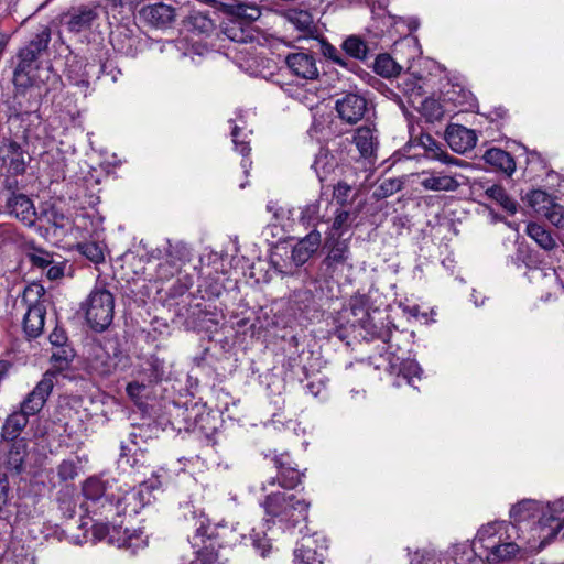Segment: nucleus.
<instances>
[{"label": "nucleus", "instance_id": "obj_24", "mask_svg": "<svg viewBox=\"0 0 564 564\" xmlns=\"http://www.w3.org/2000/svg\"><path fill=\"white\" fill-rule=\"evenodd\" d=\"M87 368L94 376L107 377L115 370V362L101 346H95L88 357Z\"/></svg>", "mask_w": 564, "mask_h": 564}, {"label": "nucleus", "instance_id": "obj_25", "mask_svg": "<svg viewBox=\"0 0 564 564\" xmlns=\"http://www.w3.org/2000/svg\"><path fill=\"white\" fill-rule=\"evenodd\" d=\"M29 415L21 410L12 412L1 427V438L7 442L15 441L29 423Z\"/></svg>", "mask_w": 564, "mask_h": 564}, {"label": "nucleus", "instance_id": "obj_60", "mask_svg": "<svg viewBox=\"0 0 564 564\" xmlns=\"http://www.w3.org/2000/svg\"><path fill=\"white\" fill-rule=\"evenodd\" d=\"M145 432H147V429H144L143 426H134L132 432H130V434H129V438H130L131 443L135 446H139L140 445L139 438L143 440L145 436Z\"/></svg>", "mask_w": 564, "mask_h": 564}, {"label": "nucleus", "instance_id": "obj_36", "mask_svg": "<svg viewBox=\"0 0 564 564\" xmlns=\"http://www.w3.org/2000/svg\"><path fill=\"white\" fill-rule=\"evenodd\" d=\"M319 50H321V53L326 58L330 59L332 62H334L335 64H337L341 67H345L347 69H352L354 67L357 66L354 62L344 57L335 46H333L330 43H328L324 40L321 41Z\"/></svg>", "mask_w": 564, "mask_h": 564}, {"label": "nucleus", "instance_id": "obj_43", "mask_svg": "<svg viewBox=\"0 0 564 564\" xmlns=\"http://www.w3.org/2000/svg\"><path fill=\"white\" fill-rule=\"evenodd\" d=\"M528 202L536 212L543 213L552 202V198L544 191L535 189L528 195Z\"/></svg>", "mask_w": 564, "mask_h": 564}, {"label": "nucleus", "instance_id": "obj_47", "mask_svg": "<svg viewBox=\"0 0 564 564\" xmlns=\"http://www.w3.org/2000/svg\"><path fill=\"white\" fill-rule=\"evenodd\" d=\"M543 214L554 226L564 227V207L562 205L552 200Z\"/></svg>", "mask_w": 564, "mask_h": 564}, {"label": "nucleus", "instance_id": "obj_19", "mask_svg": "<svg viewBox=\"0 0 564 564\" xmlns=\"http://www.w3.org/2000/svg\"><path fill=\"white\" fill-rule=\"evenodd\" d=\"M158 259H167L182 267L192 257L191 248L183 240L166 239L164 245L153 251Z\"/></svg>", "mask_w": 564, "mask_h": 564}, {"label": "nucleus", "instance_id": "obj_61", "mask_svg": "<svg viewBox=\"0 0 564 564\" xmlns=\"http://www.w3.org/2000/svg\"><path fill=\"white\" fill-rule=\"evenodd\" d=\"M433 556L432 552L429 550L415 551L413 557L411 558V564H421L424 560L431 558Z\"/></svg>", "mask_w": 564, "mask_h": 564}, {"label": "nucleus", "instance_id": "obj_20", "mask_svg": "<svg viewBox=\"0 0 564 564\" xmlns=\"http://www.w3.org/2000/svg\"><path fill=\"white\" fill-rule=\"evenodd\" d=\"M319 246L321 234L317 230H312L292 248L291 259L293 263L296 267L303 265L308 261Z\"/></svg>", "mask_w": 564, "mask_h": 564}, {"label": "nucleus", "instance_id": "obj_48", "mask_svg": "<svg viewBox=\"0 0 564 564\" xmlns=\"http://www.w3.org/2000/svg\"><path fill=\"white\" fill-rule=\"evenodd\" d=\"M39 55L40 53H35V51L29 46L22 48L19 53L20 62L17 66L15 73H26Z\"/></svg>", "mask_w": 564, "mask_h": 564}, {"label": "nucleus", "instance_id": "obj_49", "mask_svg": "<svg viewBox=\"0 0 564 564\" xmlns=\"http://www.w3.org/2000/svg\"><path fill=\"white\" fill-rule=\"evenodd\" d=\"M162 260L163 261H161L159 263L158 269H156V276L160 280H170L171 278H173L175 274H177L180 272V270H181L180 263H175L167 259H162Z\"/></svg>", "mask_w": 564, "mask_h": 564}, {"label": "nucleus", "instance_id": "obj_28", "mask_svg": "<svg viewBox=\"0 0 564 564\" xmlns=\"http://www.w3.org/2000/svg\"><path fill=\"white\" fill-rule=\"evenodd\" d=\"M97 15L94 9L80 7L70 14L67 21L68 30L75 33L88 30Z\"/></svg>", "mask_w": 564, "mask_h": 564}, {"label": "nucleus", "instance_id": "obj_27", "mask_svg": "<svg viewBox=\"0 0 564 564\" xmlns=\"http://www.w3.org/2000/svg\"><path fill=\"white\" fill-rule=\"evenodd\" d=\"M487 164L511 175L516 170V162L507 151L499 148H491L484 154Z\"/></svg>", "mask_w": 564, "mask_h": 564}, {"label": "nucleus", "instance_id": "obj_8", "mask_svg": "<svg viewBox=\"0 0 564 564\" xmlns=\"http://www.w3.org/2000/svg\"><path fill=\"white\" fill-rule=\"evenodd\" d=\"M53 387V375L46 372L34 389L25 397L21 403L20 410L29 416L39 413L50 397Z\"/></svg>", "mask_w": 564, "mask_h": 564}, {"label": "nucleus", "instance_id": "obj_15", "mask_svg": "<svg viewBox=\"0 0 564 564\" xmlns=\"http://www.w3.org/2000/svg\"><path fill=\"white\" fill-rule=\"evenodd\" d=\"M381 357L384 358L387 364H375L377 369L383 368L390 372H393L397 368H399V375L406 379L408 383L411 386L414 384V378H421L422 368L417 361L413 359H406L398 365L399 358H395L393 352H388L387 356L381 355Z\"/></svg>", "mask_w": 564, "mask_h": 564}, {"label": "nucleus", "instance_id": "obj_51", "mask_svg": "<svg viewBox=\"0 0 564 564\" xmlns=\"http://www.w3.org/2000/svg\"><path fill=\"white\" fill-rule=\"evenodd\" d=\"M231 137L236 150L243 156L248 155L250 152V147L249 140H247V134L240 138V128L238 126H234Z\"/></svg>", "mask_w": 564, "mask_h": 564}, {"label": "nucleus", "instance_id": "obj_2", "mask_svg": "<svg viewBox=\"0 0 564 564\" xmlns=\"http://www.w3.org/2000/svg\"><path fill=\"white\" fill-rule=\"evenodd\" d=\"M518 530L507 522H494L482 527L477 533V542L487 551L488 563L500 564L513 560L520 551L514 539Z\"/></svg>", "mask_w": 564, "mask_h": 564}, {"label": "nucleus", "instance_id": "obj_64", "mask_svg": "<svg viewBox=\"0 0 564 564\" xmlns=\"http://www.w3.org/2000/svg\"><path fill=\"white\" fill-rule=\"evenodd\" d=\"M63 221H64V216L63 215H61V216L55 215L54 225L56 227H61V228L64 227Z\"/></svg>", "mask_w": 564, "mask_h": 564}, {"label": "nucleus", "instance_id": "obj_63", "mask_svg": "<svg viewBox=\"0 0 564 564\" xmlns=\"http://www.w3.org/2000/svg\"><path fill=\"white\" fill-rule=\"evenodd\" d=\"M306 390L308 393H311L313 397H317L321 393V387L319 384H315L314 382H310L306 384Z\"/></svg>", "mask_w": 564, "mask_h": 564}, {"label": "nucleus", "instance_id": "obj_40", "mask_svg": "<svg viewBox=\"0 0 564 564\" xmlns=\"http://www.w3.org/2000/svg\"><path fill=\"white\" fill-rule=\"evenodd\" d=\"M402 188V182L398 178H386L375 189V197L378 199L387 198Z\"/></svg>", "mask_w": 564, "mask_h": 564}, {"label": "nucleus", "instance_id": "obj_10", "mask_svg": "<svg viewBox=\"0 0 564 564\" xmlns=\"http://www.w3.org/2000/svg\"><path fill=\"white\" fill-rule=\"evenodd\" d=\"M140 17L154 28L165 29L174 22L176 10L171 4L156 2L142 8L140 10Z\"/></svg>", "mask_w": 564, "mask_h": 564}, {"label": "nucleus", "instance_id": "obj_33", "mask_svg": "<svg viewBox=\"0 0 564 564\" xmlns=\"http://www.w3.org/2000/svg\"><path fill=\"white\" fill-rule=\"evenodd\" d=\"M120 449L121 453L118 460L119 465L121 467L129 466L131 469H135L137 474H141L144 477L147 475V466L139 458V456L143 457V453L141 451L140 453L135 451L133 455L130 456L129 453L131 452V448L124 445L123 443H121Z\"/></svg>", "mask_w": 564, "mask_h": 564}, {"label": "nucleus", "instance_id": "obj_59", "mask_svg": "<svg viewBox=\"0 0 564 564\" xmlns=\"http://www.w3.org/2000/svg\"><path fill=\"white\" fill-rule=\"evenodd\" d=\"M145 389L143 383H139L137 381L129 382L127 386V393L130 398L137 399L140 397L141 392Z\"/></svg>", "mask_w": 564, "mask_h": 564}, {"label": "nucleus", "instance_id": "obj_42", "mask_svg": "<svg viewBox=\"0 0 564 564\" xmlns=\"http://www.w3.org/2000/svg\"><path fill=\"white\" fill-rule=\"evenodd\" d=\"M191 28L198 33H209L214 29V22L206 14L196 12L189 17Z\"/></svg>", "mask_w": 564, "mask_h": 564}, {"label": "nucleus", "instance_id": "obj_56", "mask_svg": "<svg viewBox=\"0 0 564 564\" xmlns=\"http://www.w3.org/2000/svg\"><path fill=\"white\" fill-rule=\"evenodd\" d=\"M50 343L54 347H59L62 345H67V336L62 328L55 327L54 330L50 334Z\"/></svg>", "mask_w": 564, "mask_h": 564}, {"label": "nucleus", "instance_id": "obj_6", "mask_svg": "<svg viewBox=\"0 0 564 564\" xmlns=\"http://www.w3.org/2000/svg\"><path fill=\"white\" fill-rule=\"evenodd\" d=\"M271 463L276 468V476L269 477L262 482V490H267L268 487L279 485L284 489H294L302 481L304 473H301L296 468V464L292 462L288 453L273 454L270 457Z\"/></svg>", "mask_w": 564, "mask_h": 564}, {"label": "nucleus", "instance_id": "obj_12", "mask_svg": "<svg viewBox=\"0 0 564 564\" xmlns=\"http://www.w3.org/2000/svg\"><path fill=\"white\" fill-rule=\"evenodd\" d=\"M527 235L533 239L540 248L549 252L551 258L561 261L564 257V248L561 247L543 226L536 223H529L525 229Z\"/></svg>", "mask_w": 564, "mask_h": 564}, {"label": "nucleus", "instance_id": "obj_53", "mask_svg": "<svg viewBox=\"0 0 564 564\" xmlns=\"http://www.w3.org/2000/svg\"><path fill=\"white\" fill-rule=\"evenodd\" d=\"M352 187L345 182H339L334 188V198L340 205H345L350 197Z\"/></svg>", "mask_w": 564, "mask_h": 564}, {"label": "nucleus", "instance_id": "obj_21", "mask_svg": "<svg viewBox=\"0 0 564 564\" xmlns=\"http://www.w3.org/2000/svg\"><path fill=\"white\" fill-rule=\"evenodd\" d=\"M7 209L26 226H32L35 221V208L32 200L24 194H13L8 198Z\"/></svg>", "mask_w": 564, "mask_h": 564}, {"label": "nucleus", "instance_id": "obj_41", "mask_svg": "<svg viewBox=\"0 0 564 564\" xmlns=\"http://www.w3.org/2000/svg\"><path fill=\"white\" fill-rule=\"evenodd\" d=\"M77 250L95 263L104 261V252L97 242L88 241L77 245Z\"/></svg>", "mask_w": 564, "mask_h": 564}, {"label": "nucleus", "instance_id": "obj_4", "mask_svg": "<svg viewBox=\"0 0 564 564\" xmlns=\"http://www.w3.org/2000/svg\"><path fill=\"white\" fill-rule=\"evenodd\" d=\"M115 299L110 291L96 285L82 304L88 325L95 332H104L113 319Z\"/></svg>", "mask_w": 564, "mask_h": 564}, {"label": "nucleus", "instance_id": "obj_29", "mask_svg": "<svg viewBox=\"0 0 564 564\" xmlns=\"http://www.w3.org/2000/svg\"><path fill=\"white\" fill-rule=\"evenodd\" d=\"M481 188H484L485 195L489 199L495 200L508 214L514 215L517 213V209H518L517 202L508 195V193L501 185H498V184H494V185H489V186L481 185Z\"/></svg>", "mask_w": 564, "mask_h": 564}, {"label": "nucleus", "instance_id": "obj_14", "mask_svg": "<svg viewBox=\"0 0 564 564\" xmlns=\"http://www.w3.org/2000/svg\"><path fill=\"white\" fill-rule=\"evenodd\" d=\"M419 176L420 185L426 191L455 192L459 187V182L455 176L442 171H422Z\"/></svg>", "mask_w": 564, "mask_h": 564}, {"label": "nucleus", "instance_id": "obj_34", "mask_svg": "<svg viewBox=\"0 0 564 564\" xmlns=\"http://www.w3.org/2000/svg\"><path fill=\"white\" fill-rule=\"evenodd\" d=\"M110 42L113 48L122 54H133L135 40L129 35L128 30L116 31L110 34Z\"/></svg>", "mask_w": 564, "mask_h": 564}, {"label": "nucleus", "instance_id": "obj_1", "mask_svg": "<svg viewBox=\"0 0 564 564\" xmlns=\"http://www.w3.org/2000/svg\"><path fill=\"white\" fill-rule=\"evenodd\" d=\"M512 524L518 530V525L527 524L532 529L539 527L551 528V532L544 539H553L564 527V500H558L552 505L543 506L541 502L532 499H524L512 506L510 510Z\"/></svg>", "mask_w": 564, "mask_h": 564}, {"label": "nucleus", "instance_id": "obj_50", "mask_svg": "<svg viewBox=\"0 0 564 564\" xmlns=\"http://www.w3.org/2000/svg\"><path fill=\"white\" fill-rule=\"evenodd\" d=\"M31 263L37 268L44 269L53 263V257L50 252L43 249H33L28 253Z\"/></svg>", "mask_w": 564, "mask_h": 564}, {"label": "nucleus", "instance_id": "obj_52", "mask_svg": "<svg viewBox=\"0 0 564 564\" xmlns=\"http://www.w3.org/2000/svg\"><path fill=\"white\" fill-rule=\"evenodd\" d=\"M57 475L62 481L72 480L77 476V466L73 460H63L57 466Z\"/></svg>", "mask_w": 564, "mask_h": 564}, {"label": "nucleus", "instance_id": "obj_11", "mask_svg": "<svg viewBox=\"0 0 564 564\" xmlns=\"http://www.w3.org/2000/svg\"><path fill=\"white\" fill-rule=\"evenodd\" d=\"M285 64L288 68L300 78L312 80L318 77L316 59L311 53H291L285 57Z\"/></svg>", "mask_w": 564, "mask_h": 564}, {"label": "nucleus", "instance_id": "obj_39", "mask_svg": "<svg viewBox=\"0 0 564 564\" xmlns=\"http://www.w3.org/2000/svg\"><path fill=\"white\" fill-rule=\"evenodd\" d=\"M237 17L238 19H243L252 24L260 17V11L257 7L247 6L245 3H238L231 6L230 15Z\"/></svg>", "mask_w": 564, "mask_h": 564}, {"label": "nucleus", "instance_id": "obj_44", "mask_svg": "<svg viewBox=\"0 0 564 564\" xmlns=\"http://www.w3.org/2000/svg\"><path fill=\"white\" fill-rule=\"evenodd\" d=\"M321 204L315 200L307 204L301 212V221L307 226H314L319 220Z\"/></svg>", "mask_w": 564, "mask_h": 564}, {"label": "nucleus", "instance_id": "obj_30", "mask_svg": "<svg viewBox=\"0 0 564 564\" xmlns=\"http://www.w3.org/2000/svg\"><path fill=\"white\" fill-rule=\"evenodd\" d=\"M286 18L291 24L306 36H313L317 31L312 14L306 10H290L286 13Z\"/></svg>", "mask_w": 564, "mask_h": 564}, {"label": "nucleus", "instance_id": "obj_3", "mask_svg": "<svg viewBox=\"0 0 564 564\" xmlns=\"http://www.w3.org/2000/svg\"><path fill=\"white\" fill-rule=\"evenodd\" d=\"M260 505L264 510L267 523L279 521L292 525L306 520L310 508V502L305 499L282 491L267 495Z\"/></svg>", "mask_w": 564, "mask_h": 564}, {"label": "nucleus", "instance_id": "obj_55", "mask_svg": "<svg viewBox=\"0 0 564 564\" xmlns=\"http://www.w3.org/2000/svg\"><path fill=\"white\" fill-rule=\"evenodd\" d=\"M252 546L260 552L262 557H265L267 554L271 551V543L265 535L260 536V534H254L252 538Z\"/></svg>", "mask_w": 564, "mask_h": 564}, {"label": "nucleus", "instance_id": "obj_45", "mask_svg": "<svg viewBox=\"0 0 564 564\" xmlns=\"http://www.w3.org/2000/svg\"><path fill=\"white\" fill-rule=\"evenodd\" d=\"M434 148L430 149L431 158L434 160H437L440 162H443L447 165H456V166H467L468 163L465 161H462L459 159H456L448 154L447 152L443 151L435 142H432Z\"/></svg>", "mask_w": 564, "mask_h": 564}, {"label": "nucleus", "instance_id": "obj_23", "mask_svg": "<svg viewBox=\"0 0 564 564\" xmlns=\"http://www.w3.org/2000/svg\"><path fill=\"white\" fill-rule=\"evenodd\" d=\"M364 313L367 318L361 322V328L365 332L362 337L367 340L379 339L384 345H388L392 336L391 323L383 319L376 321L367 312Z\"/></svg>", "mask_w": 564, "mask_h": 564}, {"label": "nucleus", "instance_id": "obj_46", "mask_svg": "<svg viewBox=\"0 0 564 564\" xmlns=\"http://www.w3.org/2000/svg\"><path fill=\"white\" fill-rule=\"evenodd\" d=\"M51 41V31L47 26H43L39 33L30 41L29 47L35 51V53L43 52L47 48Z\"/></svg>", "mask_w": 564, "mask_h": 564}, {"label": "nucleus", "instance_id": "obj_7", "mask_svg": "<svg viewBox=\"0 0 564 564\" xmlns=\"http://www.w3.org/2000/svg\"><path fill=\"white\" fill-rule=\"evenodd\" d=\"M83 495L86 499L98 501L105 498L109 505H116L117 512H126V506L130 500H135L139 495L135 491H128L123 496L115 498L112 494H109L106 484L98 477L88 478L83 485Z\"/></svg>", "mask_w": 564, "mask_h": 564}, {"label": "nucleus", "instance_id": "obj_5", "mask_svg": "<svg viewBox=\"0 0 564 564\" xmlns=\"http://www.w3.org/2000/svg\"><path fill=\"white\" fill-rule=\"evenodd\" d=\"M44 288L40 284H32L25 288L22 301L28 304V311L23 318V330L28 338L39 337L45 323L46 308L40 297L44 295Z\"/></svg>", "mask_w": 564, "mask_h": 564}, {"label": "nucleus", "instance_id": "obj_54", "mask_svg": "<svg viewBox=\"0 0 564 564\" xmlns=\"http://www.w3.org/2000/svg\"><path fill=\"white\" fill-rule=\"evenodd\" d=\"M195 534L193 535L192 540H191V543L193 544L194 547L198 546V542L197 540H202L204 541V538L207 535V530H208V525H207V519L200 514L199 518L196 520L195 522Z\"/></svg>", "mask_w": 564, "mask_h": 564}, {"label": "nucleus", "instance_id": "obj_31", "mask_svg": "<svg viewBox=\"0 0 564 564\" xmlns=\"http://www.w3.org/2000/svg\"><path fill=\"white\" fill-rule=\"evenodd\" d=\"M373 70L382 77L391 78L398 76L402 67L389 54H379L373 62Z\"/></svg>", "mask_w": 564, "mask_h": 564}, {"label": "nucleus", "instance_id": "obj_58", "mask_svg": "<svg viewBox=\"0 0 564 564\" xmlns=\"http://www.w3.org/2000/svg\"><path fill=\"white\" fill-rule=\"evenodd\" d=\"M423 107L424 109L431 108V113H429L431 119H440L443 115L442 108L435 100H426Z\"/></svg>", "mask_w": 564, "mask_h": 564}, {"label": "nucleus", "instance_id": "obj_35", "mask_svg": "<svg viewBox=\"0 0 564 564\" xmlns=\"http://www.w3.org/2000/svg\"><path fill=\"white\" fill-rule=\"evenodd\" d=\"M75 357V351L69 345H62L59 347H54V351L52 352L51 360L54 364V367L58 370H65L69 367L70 362Z\"/></svg>", "mask_w": 564, "mask_h": 564}, {"label": "nucleus", "instance_id": "obj_26", "mask_svg": "<svg viewBox=\"0 0 564 564\" xmlns=\"http://www.w3.org/2000/svg\"><path fill=\"white\" fill-rule=\"evenodd\" d=\"M25 455L24 445L12 444L7 453L0 454V468H4L12 475H19L23 469Z\"/></svg>", "mask_w": 564, "mask_h": 564}, {"label": "nucleus", "instance_id": "obj_37", "mask_svg": "<svg viewBox=\"0 0 564 564\" xmlns=\"http://www.w3.org/2000/svg\"><path fill=\"white\" fill-rule=\"evenodd\" d=\"M9 171L13 174H22L25 171V162L20 147L12 142L8 147Z\"/></svg>", "mask_w": 564, "mask_h": 564}, {"label": "nucleus", "instance_id": "obj_13", "mask_svg": "<svg viewBox=\"0 0 564 564\" xmlns=\"http://www.w3.org/2000/svg\"><path fill=\"white\" fill-rule=\"evenodd\" d=\"M445 138L451 149L456 153H465L471 150L477 142L475 131L460 124L448 126Z\"/></svg>", "mask_w": 564, "mask_h": 564}, {"label": "nucleus", "instance_id": "obj_18", "mask_svg": "<svg viewBox=\"0 0 564 564\" xmlns=\"http://www.w3.org/2000/svg\"><path fill=\"white\" fill-rule=\"evenodd\" d=\"M349 259L348 242L346 240H336L323 260V265H325L328 274L333 276L337 271H343L344 267L351 268V264L348 263Z\"/></svg>", "mask_w": 564, "mask_h": 564}, {"label": "nucleus", "instance_id": "obj_38", "mask_svg": "<svg viewBox=\"0 0 564 564\" xmlns=\"http://www.w3.org/2000/svg\"><path fill=\"white\" fill-rule=\"evenodd\" d=\"M116 531L115 527L110 528L108 524L99 523L95 524L93 527V534L98 540L108 539L109 543H117L119 547L130 546V543H128L127 539H115L113 534H111V531Z\"/></svg>", "mask_w": 564, "mask_h": 564}, {"label": "nucleus", "instance_id": "obj_57", "mask_svg": "<svg viewBox=\"0 0 564 564\" xmlns=\"http://www.w3.org/2000/svg\"><path fill=\"white\" fill-rule=\"evenodd\" d=\"M350 219V213L347 210H341L337 213L334 221H333V229L334 230H341L348 226V221Z\"/></svg>", "mask_w": 564, "mask_h": 564}, {"label": "nucleus", "instance_id": "obj_62", "mask_svg": "<svg viewBox=\"0 0 564 564\" xmlns=\"http://www.w3.org/2000/svg\"><path fill=\"white\" fill-rule=\"evenodd\" d=\"M63 275V269L58 265H50L47 270V278L50 280H56Z\"/></svg>", "mask_w": 564, "mask_h": 564}, {"label": "nucleus", "instance_id": "obj_17", "mask_svg": "<svg viewBox=\"0 0 564 564\" xmlns=\"http://www.w3.org/2000/svg\"><path fill=\"white\" fill-rule=\"evenodd\" d=\"M354 143L356 144L360 158L372 163L377 158L379 147L378 135L375 129L370 127H359L354 134Z\"/></svg>", "mask_w": 564, "mask_h": 564}, {"label": "nucleus", "instance_id": "obj_32", "mask_svg": "<svg viewBox=\"0 0 564 564\" xmlns=\"http://www.w3.org/2000/svg\"><path fill=\"white\" fill-rule=\"evenodd\" d=\"M341 48L348 56L359 61H366L369 53L367 44L357 35L348 36L343 42Z\"/></svg>", "mask_w": 564, "mask_h": 564}, {"label": "nucleus", "instance_id": "obj_9", "mask_svg": "<svg viewBox=\"0 0 564 564\" xmlns=\"http://www.w3.org/2000/svg\"><path fill=\"white\" fill-rule=\"evenodd\" d=\"M335 109L343 121L355 124L364 118L367 100L358 94L349 93L336 100Z\"/></svg>", "mask_w": 564, "mask_h": 564}, {"label": "nucleus", "instance_id": "obj_22", "mask_svg": "<svg viewBox=\"0 0 564 564\" xmlns=\"http://www.w3.org/2000/svg\"><path fill=\"white\" fill-rule=\"evenodd\" d=\"M316 540L313 536H304L294 550L299 564H323L325 547H315Z\"/></svg>", "mask_w": 564, "mask_h": 564}, {"label": "nucleus", "instance_id": "obj_16", "mask_svg": "<svg viewBox=\"0 0 564 564\" xmlns=\"http://www.w3.org/2000/svg\"><path fill=\"white\" fill-rule=\"evenodd\" d=\"M224 35L236 43H249L254 40L253 26L243 19L228 17L221 23Z\"/></svg>", "mask_w": 564, "mask_h": 564}]
</instances>
